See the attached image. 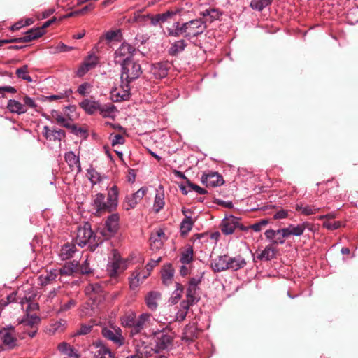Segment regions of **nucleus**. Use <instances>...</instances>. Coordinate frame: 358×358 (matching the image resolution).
<instances>
[{
    "label": "nucleus",
    "instance_id": "nucleus-1",
    "mask_svg": "<svg viewBox=\"0 0 358 358\" xmlns=\"http://www.w3.org/2000/svg\"><path fill=\"white\" fill-rule=\"evenodd\" d=\"M150 333L155 338V348L142 343L141 345H136V352L138 358L152 357L161 350L168 349L172 344L173 336L171 331L167 327H163L162 329L157 328H151Z\"/></svg>",
    "mask_w": 358,
    "mask_h": 358
},
{
    "label": "nucleus",
    "instance_id": "nucleus-2",
    "mask_svg": "<svg viewBox=\"0 0 358 358\" xmlns=\"http://www.w3.org/2000/svg\"><path fill=\"white\" fill-rule=\"evenodd\" d=\"M313 224L308 222H303L297 224H290L287 227L273 230L268 229L264 233L266 238L272 240L274 244H283L285 240L291 236H301L306 229L312 230Z\"/></svg>",
    "mask_w": 358,
    "mask_h": 358
},
{
    "label": "nucleus",
    "instance_id": "nucleus-3",
    "mask_svg": "<svg viewBox=\"0 0 358 358\" xmlns=\"http://www.w3.org/2000/svg\"><path fill=\"white\" fill-rule=\"evenodd\" d=\"M75 242L80 247L88 245V247L92 251L94 250L99 244V241H96V236L91 229V225L88 222L85 223L83 226L78 228Z\"/></svg>",
    "mask_w": 358,
    "mask_h": 358
},
{
    "label": "nucleus",
    "instance_id": "nucleus-4",
    "mask_svg": "<svg viewBox=\"0 0 358 358\" xmlns=\"http://www.w3.org/2000/svg\"><path fill=\"white\" fill-rule=\"evenodd\" d=\"M142 73L141 66L139 63L133 59L121 64V81L131 83Z\"/></svg>",
    "mask_w": 358,
    "mask_h": 358
},
{
    "label": "nucleus",
    "instance_id": "nucleus-5",
    "mask_svg": "<svg viewBox=\"0 0 358 358\" xmlns=\"http://www.w3.org/2000/svg\"><path fill=\"white\" fill-rule=\"evenodd\" d=\"M129 266V260L122 258L120 255L114 252L113 258L107 265V271L110 277H117L122 273Z\"/></svg>",
    "mask_w": 358,
    "mask_h": 358
},
{
    "label": "nucleus",
    "instance_id": "nucleus-6",
    "mask_svg": "<svg viewBox=\"0 0 358 358\" xmlns=\"http://www.w3.org/2000/svg\"><path fill=\"white\" fill-rule=\"evenodd\" d=\"M205 22L202 19H194L181 25L180 30L184 31L185 37H195L202 34L206 29Z\"/></svg>",
    "mask_w": 358,
    "mask_h": 358
},
{
    "label": "nucleus",
    "instance_id": "nucleus-7",
    "mask_svg": "<svg viewBox=\"0 0 358 358\" xmlns=\"http://www.w3.org/2000/svg\"><path fill=\"white\" fill-rule=\"evenodd\" d=\"M136 52V48L127 43H122L114 52V62L122 64L132 59Z\"/></svg>",
    "mask_w": 358,
    "mask_h": 358
},
{
    "label": "nucleus",
    "instance_id": "nucleus-8",
    "mask_svg": "<svg viewBox=\"0 0 358 358\" xmlns=\"http://www.w3.org/2000/svg\"><path fill=\"white\" fill-rule=\"evenodd\" d=\"M101 333L106 338L111 341L117 346H121L124 343L125 338L122 334L121 329L117 326L105 327L102 329Z\"/></svg>",
    "mask_w": 358,
    "mask_h": 358
},
{
    "label": "nucleus",
    "instance_id": "nucleus-9",
    "mask_svg": "<svg viewBox=\"0 0 358 358\" xmlns=\"http://www.w3.org/2000/svg\"><path fill=\"white\" fill-rule=\"evenodd\" d=\"M99 62V57L94 53H90L78 66L76 75L82 77L90 70L96 68Z\"/></svg>",
    "mask_w": 358,
    "mask_h": 358
},
{
    "label": "nucleus",
    "instance_id": "nucleus-10",
    "mask_svg": "<svg viewBox=\"0 0 358 358\" xmlns=\"http://www.w3.org/2000/svg\"><path fill=\"white\" fill-rule=\"evenodd\" d=\"M0 337L3 343L8 348L13 349L17 345L15 330L13 327H4L0 330Z\"/></svg>",
    "mask_w": 358,
    "mask_h": 358
},
{
    "label": "nucleus",
    "instance_id": "nucleus-11",
    "mask_svg": "<svg viewBox=\"0 0 358 358\" xmlns=\"http://www.w3.org/2000/svg\"><path fill=\"white\" fill-rule=\"evenodd\" d=\"M239 219L233 215H229L224 218L220 225L222 232L225 235H229L234 232L235 229L241 227Z\"/></svg>",
    "mask_w": 358,
    "mask_h": 358
},
{
    "label": "nucleus",
    "instance_id": "nucleus-12",
    "mask_svg": "<svg viewBox=\"0 0 358 358\" xmlns=\"http://www.w3.org/2000/svg\"><path fill=\"white\" fill-rule=\"evenodd\" d=\"M40 319L36 315H27V318L22 322V327L23 328V334H28L33 338L38 331V323Z\"/></svg>",
    "mask_w": 358,
    "mask_h": 358
},
{
    "label": "nucleus",
    "instance_id": "nucleus-13",
    "mask_svg": "<svg viewBox=\"0 0 358 358\" xmlns=\"http://www.w3.org/2000/svg\"><path fill=\"white\" fill-rule=\"evenodd\" d=\"M201 182L208 187H215L223 185L224 179L217 172L209 171L203 174Z\"/></svg>",
    "mask_w": 358,
    "mask_h": 358
},
{
    "label": "nucleus",
    "instance_id": "nucleus-14",
    "mask_svg": "<svg viewBox=\"0 0 358 358\" xmlns=\"http://www.w3.org/2000/svg\"><path fill=\"white\" fill-rule=\"evenodd\" d=\"M151 322V314L148 313L141 314L136 318L134 329H131V334L134 336L139 334L145 328L150 326Z\"/></svg>",
    "mask_w": 358,
    "mask_h": 358
},
{
    "label": "nucleus",
    "instance_id": "nucleus-15",
    "mask_svg": "<svg viewBox=\"0 0 358 358\" xmlns=\"http://www.w3.org/2000/svg\"><path fill=\"white\" fill-rule=\"evenodd\" d=\"M148 277V271H141V268L134 270L129 278L130 289H136Z\"/></svg>",
    "mask_w": 358,
    "mask_h": 358
},
{
    "label": "nucleus",
    "instance_id": "nucleus-16",
    "mask_svg": "<svg viewBox=\"0 0 358 358\" xmlns=\"http://www.w3.org/2000/svg\"><path fill=\"white\" fill-rule=\"evenodd\" d=\"M148 189L141 187L135 193L127 196L125 199L124 208L127 210L134 208L145 196Z\"/></svg>",
    "mask_w": 358,
    "mask_h": 358
},
{
    "label": "nucleus",
    "instance_id": "nucleus-17",
    "mask_svg": "<svg viewBox=\"0 0 358 358\" xmlns=\"http://www.w3.org/2000/svg\"><path fill=\"white\" fill-rule=\"evenodd\" d=\"M166 240V236L162 229H157L152 232L150 238V249L152 251H157L162 248L164 241Z\"/></svg>",
    "mask_w": 358,
    "mask_h": 358
},
{
    "label": "nucleus",
    "instance_id": "nucleus-18",
    "mask_svg": "<svg viewBox=\"0 0 358 358\" xmlns=\"http://www.w3.org/2000/svg\"><path fill=\"white\" fill-rule=\"evenodd\" d=\"M228 255H220L212 260L210 268L214 272H222L228 270Z\"/></svg>",
    "mask_w": 358,
    "mask_h": 358
},
{
    "label": "nucleus",
    "instance_id": "nucleus-19",
    "mask_svg": "<svg viewBox=\"0 0 358 358\" xmlns=\"http://www.w3.org/2000/svg\"><path fill=\"white\" fill-rule=\"evenodd\" d=\"M93 206L99 213L112 211L108 203L105 201V195L102 193L95 195L93 199Z\"/></svg>",
    "mask_w": 358,
    "mask_h": 358
},
{
    "label": "nucleus",
    "instance_id": "nucleus-20",
    "mask_svg": "<svg viewBox=\"0 0 358 358\" xmlns=\"http://www.w3.org/2000/svg\"><path fill=\"white\" fill-rule=\"evenodd\" d=\"M45 33V31L43 30V28H36L32 29L28 31L23 37L18 38H13V42H19V43H27L30 42L34 39H36L41 36H43Z\"/></svg>",
    "mask_w": 358,
    "mask_h": 358
},
{
    "label": "nucleus",
    "instance_id": "nucleus-21",
    "mask_svg": "<svg viewBox=\"0 0 358 358\" xmlns=\"http://www.w3.org/2000/svg\"><path fill=\"white\" fill-rule=\"evenodd\" d=\"M130 83L124 81V83L122 82L120 87L115 89L113 91V96H116V101L122 100H127L130 96Z\"/></svg>",
    "mask_w": 358,
    "mask_h": 358
},
{
    "label": "nucleus",
    "instance_id": "nucleus-22",
    "mask_svg": "<svg viewBox=\"0 0 358 358\" xmlns=\"http://www.w3.org/2000/svg\"><path fill=\"white\" fill-rule=\"evenodd\" d=\"M43 135L48 141H60L65 136V132L62 129H50L48 126H44L43 129Z\"/></svg>",
    "mask_w": 358,
    "mask_h": 358
},
{
    "label": "nucleus",
    "instance_id": "nucleus-23",
    "mask_svg": "<svg viewBox=\"0 0 358 358\" xmlns=\"http://www.w3.org/2000/svg\"><path fill=\"white\" fill-rule=\"evenodd\" d=\"M160 299L161 294L159 292L151 291L148 292L145 298L147 307L152 311L156 310Z\"/></svg>",
    "mask_w": 358,
    "mask_h": 358
},
{
    "label": "nucleus",
    "instance_id": "nucleus-24",
    "mask_svg": "<svg viewBox=\"0 0 358 358\" xmlns=\"http://www.w3.org/2000/svg\"><path fill=\"white\" fill-rule=\"evenodd\" d=\"M57 350L59 351L61 355L67 356L69 358H78L80 356L77 350L66 342H62L58 344Z\"/></svg>",
    "mask_w": 358,
    "mask_h": 358
},
{
    "label": "nucleus",
    "instance_id": "nucleus-25",
    "mask_svg": "<svg viewBox=\"0 0 358 358\" xmlns=\"http://www.w3.org/2000/svg\"><path fill=\"white\" fill-rule=\"evenodd\" d=\"M94 358H111L112 353L110 349L101 342L94 344Z\"/></svg>",
    "mask_w": 358,
    "mask_h": 358
},
{
    "label": "nucleus",
    "instance_id": "nucleus-26",
    "mask_svg": "<svg viewBox=\"0 0 358 358\" xmlns=\"http://www.w3.org/2000/svg\"><path fill=\"white\" fill-rule=\"evenodd\" d=\"M200 299L199 288L188 286L186 291V299L183 301L192 306L196 303Z\"/></svg>",
    "mask_w": 358,
    "mask_h": 358
},
{
    "label": "nucleus",
    "instance_id": "nucleus-27",
    "mask_svg": "<svg viewBox=\"0 0 358 358\" xmlns=\"http://www.w3.org/2000/svg\"><path fill=\"white\" fill-rule=\"evenodd\" d=\"M65 160L72 171L76 170L77 173L81 171L79 157L73 152L70 151L65 154Z\"/></svg>",
    "mask_w": 358,
    "mask_h": 358
},
{
    "label": "nucleus",
    "instance_id": "nucleus-28",
    "mask_svg": "<svg viewBox=\"0 0 358 358\" xmlns=\"http://www.w3.org/2000/svg\"><path fill=\"white\" fill-rule=\"evenodd\" d=\"M228 270L238 271L243 268L246 265V261L241 255L233 257L228 256Z\"/></svg>",
    "mask_w": 358,
    "mask_h": 358
},
{
    "label": "nucleus",
    "instance_id": "nucleus-29",
    "mask_svg": "<svg viewBox=\"0 0 358 358\" xmlns=\"http://www.w3.org/2000/svg\"><path fill=\"white\" fill-rule=\"evenodd\" d=\"M7 108L10 113L17 115L24 114L27 111L25 105H23L22 103L15 99H10L8 101Z\"/></svg>",
    "mask_w": 358,
    "mask_h": 358
},
{
    "label": "nucleus",
    "instance_id": "nucleus-30",
    "mask_svg": "<svg viewBox=\"0 0 358 358\" xmlns=\"http://www.w3.org/2000/svg\"><path fill=\"white\" fill-rule=\"evenodd\" d=\"M118 188L116 185H113L108 192L107 203L112 211L116 208L118 204Z\"/></svg>",
    "mask_w": 358,
    "mask_h": 358
},
{
    "label": "nucleus",
    "instance_id": "nucleus-31",
    "mask_svg": "<svg viewBox=\"0 0 358 358\" xmlns=\"http://www.w3.org/2000/svg\"><path fill=\"white\" fill-rule=\"evenodd\" d=\"M164 193L162 186H159L156 189V194L155 196V201L153 204V208L155 212L158 213L164 206Z\"/></svg>",
    "mask_w": 358,
    "mask_h": 358
},
{
    "label": "nucleus",
    "instance_id": "nucleus-32",
    "mask_svg": "<svg viewBox=\"0 0 358 358\" xmlns=\"http://www.w3.org/2000/svg\"><path fill=\"white\" fill-rule=\"evenodd\" d=\"M151 73L156 78H164L168 73L167 64L159 62L153 64L151 69Z\"/></svg>",
    "mask_w": 358,
    "mask_h": 358
},
{
    "label": "nucleus",
    "instance_id": "nucleus-33",
    "mask_svg": "<svg viewBox=\"0 0 358 358\" xmlns=\"http://www.w3.org/2000/svg\"><path fill=\"white\" fill-rule=\"evenodd\" d=\"M136 314L134 310L126 312L120 318L121 324L124 327L134 329L136 320Z\"/></svg>",
    "mask_w": 358,
    "mask_h": 358
},
{
    "label": "nucleus",
    "instance_id": "nucleus-34",
    "mask_svg": "<svg viewBox=\"0 0 358 358\" xmlns=\"http://www.w3.org/2000/svg\"><path fill=\"white\" fill-rule=\"evenodd\" d=\"M174 269L171 264L164 266L162 270V279L164 285H170L173 280Z\"/></svg>",
    "mask_w": 358,
    "mask_h": 358
},
{
    "label": "nucleus",
    "instance_id": "nucleus-35",
    "mask_svg": "<svg viewBox=\"0 0 358 358\" xmlns=\"http://www.w3.org/2000/svg\"><path fill=\"white\" fill-rule=\"evenodd\" d=\"M78 271V262L76 261L69 262L61 268L58 272L62 275H71L73 273Z\"/></svg>",
    "mask_w": 358,
    "mask_h": 358
},
{
    "label": "nucleus",
    "instance_id": "nucleus-36",
    "mask_svg": "<svg viewBox=\"0 0 358 358\" xmlns=\"http://www.w3.org/2000/svg\"><path fill=\"white\" fill-rule=\"evenodd\" d=\"M76 251V245L68 243L62 246L59 255L63 260L69 259L73 257Z\"/></svg>",
    "mask_w": 358,
    "mask_h": 358
},
{
    "label": "nucleus",
    "instance_id": "nucleus-37",
    "mask_svg": "<svg viewBox=\"0 0 358 358\" xmlns=\"http://www.w3.org/2000/svg\"><path fill=\"white\" fill-rule=\"evenodd\" d=\"M105 225L109 232H116L119 225V215L117 214L110 215L106 220Z\"/></svg>",
    "mask_w": 358,
    "mask_h": 358
},
{
    "label": "nucleus",
    "instance_id": "nucleus-38",
    "mask_svg": "<svg viewBox=\"0 0 358 358\" xmlns=\"http://www.w3.org/2000/svg\"><path fill=\"white\" fill-rule=\"evenodd\" d=\"M275 253L276 249L272 245H269L257 255V258L260 260L268 261L275 257Z\"/></svg>",
    "mask_w": 358,
    "mask_h": 358
},
{
    "label": "nucleus",
    "instance_id": "nucleus-39",
    "mask_svg": "<svg viewBox=\"0 0 358 358\" xmlns=\"http://www.w3.org/2000/svg\"><path fill=\"white\" fill-rule=\"evenodd\" d=\"M80 106L83 108L88 114H94L95 112L99 110V103L97 101H90L88 99L84 100L80 103Z\"/></svg>",
    "mask_w": 358,
    "mask_h": 358
},
{
    "label": "nucleus",
    "instance_id": "nucleus-40",
    "mask_svg": "<svg viewBox=\"0 0 358 358\" xmlns=\"http://www.w3.org/2000/svg\"><path fill=\"white\" fill-rule=\"evenodd\" d=\"M87 177L93 185L101 182L103 179L106 178L105 176L101 175L93 168L87 169Z\"/></svg>",
    "mask_w": 358,
    "mask_h": 358
},
{
    "label": "nucleus",
    "instance_id": "nucleus-41",
    "mask_svg": "<svg viewBox=\"0 0 358 358\" xmlns=\"http://www.w3.org/2000/svg\"><path fill=\"white\" fill-rule=\"evenodd\" d=\"M51 116L52 117L57 121V122L66 128H70L71 127V123L70 121L66 118L63 115L55 110H53L51 111Z\"/></svg>",
    "mask_w": 358,
    "mask_h": 358
},
{
    "label": "nucleus",
    "instance_id": "nucleus-42",
    "mask_svg": "<svg viewBox=\"0 0 358 358\" xmlns=\"http://www.w3.org/2000/svg\"><path fill=\"white\" fill-rule=\"evenodd\" d=\"M99 111L103 117H110L115 115L116 108L112 103H108L103 106L99 104Z\"/></svg>",
    "mask_w": 358,
    "mask_h": 358
},
{
    "label": "nucleus",
    "instance_id": "nucleus-43",
    "mask_svg": "<svg viewBox=\"0 0 358 358\" xmlns=\"http://www.w3.org/2000/svg\"><path fill=\"white\" fill-rule=\"evenodd\" d=\"M67 326V322L65 320H59L51 324L49 329L50 333L55 334L57 333H62L64 331Z\"/></svg>",
    "mask_w": 358,
    "mask_h": 358
},
{
    "label": "nucleus",
    "instance_id": "nucleus-44",
    "mask_svg": "<svg viewBox=\"0 0 358 358\" xmlns=\"http://www.w3.org/2000/svg\"><path fill=\"white\" fill-rule=\"evenodd\" d=\"M59 275L57 270H51L48 272L45 275H41L39 277L41 284L42 285H46L55 280Z\"/></svg>",
    "mask_w": 358,
    "mask_h": 358
},
{
    "label": "nucleus",
    "instance_id": "nucleus-45",
    "mask_svg": "<svg viewBox=\"0 0 358 358\" xmlns=\"http://www.w3.org/2000/svg\"><path fill=\"white\" fill-rule=\"evenodd\" d=\"M186 46L187 43L184 40L177 41L172 43L171 46L169 50V53L170 55L172 56L176 55L179 52H182Z\"/></svg>",
    "mask_w": 358,
    "mask_h": 358
},
{
    "label": "nucleus",
    "instance_id": "nucleus-46",
    "mask_svg": "<svg viewBox=\"0 0 358 358\" xmlns=\"http://www.w3.org/2000/svg\"><path fill=\"white\" fill-rule=\"evenodd\" d=\"M296 210L300 211L304 215H314L319 211V208L314 206H303L302 204H297Z\"/></svg>",
    "mask_w": 358,
    "mask_h": 358
},
{
    "label": "nucleus",
    "instance_id": "nucleus-47",
    "mask_svg": "<svg viewBox=\"0 0 358 358\" xmlns=\"http://www.w3.org/2000/svg\"><path fill=\"white\" fill-rule=\"evenodd\" d=\"M194 252L191 247L187 248L182 252L180 261L182 264H189L193 261Z\"/></svg>",
    "mask_w": 358,
    "mask_h": 358
},
{
    "label": "nucleus",
    "instance_id": "nucleus-48",
    "mask_svg": "<svg viewBox=\"0 0 358 358\" xmlns=\"http://www.w3.org/2000/svg\"><path fill=\"white\" fill-rule=\"evenodd\" d=\"M190 306L187 303L182 301L180 304V309L176 314V320L179 322L183 321L187 316Z\"/></svg>",
    "mask_w": 358,
    "mask_h": 358
},
{
    "label": "nucleus",
    "instance_id": "nucleus-49",
    "mask_svg": "<svg viewBox=\"0 0 358 358\" xmlns=\"http://www.w3.org/2000/svg\"><path fill=\"white\" fill-rule=\"evenodd\" d=\"M272 3V0H252L250 6L255 10L262 11Z\"/></svg>",
    "mask_w": 358,
    "mask_h": 358
},
{
    "label": "nucleus",
    "instance_id": "nucleus-50",
    "mask_svg": "<svg viewBox=\"0 0 358 358\" xmlns=\"http://www.w3.org/2000/svg\"><path fill=\"white\" fill-rule=\"evenodd\" d=\"M203 16H209L210 19V22L219 20L220 17L222 15V13L220 12L218 9L212 8L209 10H206L202 13Z\"/></svg>",
    "mask_w": 358,
    "mask_h": 358
},
{
    "label": "nucleus",
    "instance_id": "nucleus-51",
    "mask_svg": "<svg viewBox=\"0 0 358 358\" xmlns=\"http://www.w3.org/2000/svg\"><path fill=\"white\" fill-rule=\"evenodd\" d=\"M193 222L190 217H186L180 224L181 233L185 234H187L192 228Z\"/></svg>",
    "mask_w": 358,
    "mask_h": 358
},
{
    "label": "nucleus",
    "instance_id": "nucleus-52",
    "mask_svg": "<svg viewBox=\"0 0 358 358\" xmlns=\"http://www.w3.org/2000/svg\"><path fill=\"white\" fill-rule=\"evenodd\" d=\"M16 75L18 78H22L27 82H31L32 79L28 73L27 66H23L16 70Z\"/></svg>",
    "mask_w": 358,
    "mask_h": 358
},
{
    "label": "nucleus",
    "instance_id": "nucleus-53",
    "mask_svg": "<svg viewBox=\"0 0 358 358\" xmlns=\"http://www.w3.org/2000/svg\"><path fill=\"white\" fill-rule=\"evenodd\" d=\"M71 90H66L64 92H60L56 95L48 96L45 97V99L49 101L66 99L69 97V96L71 94Z\"/></svg>",
    "mask_w": 358,
    "mask_h": 358
},
{
    "label": "nucleus",
    "instance_id": "nucleus-54",
    "mask_svg": "<svg viewBox=\"0 0 358 358\" xmlns=\"http://www.w3.org/2000/svg\"><path fill=\"white\" fill-rule=\"evenodd\" d=\"M203 275H204V272L202 271V272H200L196 275L191 278L189 279L188 286L192 287H196V288H199V285L201 282L203 278Z\"/></svg>",
    "mask_w": 358,
    "mask_h": 358
},
{
    "label": "nucleus",
    "instance_id": "nucleus-55",
    "mask_svg": "<svg viewBox=\"0 0 358 358\" xmlns=\"http://www.w3.org/2000/svg\"><path fill=\"white\" fill-rule=\"evenodd\" d=\"M182 292H183L182 285L179 283H176V289L173 292V294L171 296V302L174 303H177V301L181 298Z\"/></svg>",
    "mask_w": 358,
    "mask_h": 358
},
{
    "label": "nucleus",
    "instance_id": "nucleus-56",
    "mask_svg": "<svg viewBox=\"0 0 358 358\" xmlns=\"http://www.w3.org/2000/svg\"><path fill=\"white\" fill-rule=\"evenodd\" d=\"M173 27H175V29H167L169 36L178 37L180 35L184 34V31L182 30H180L181 25L180 24L179 22H175L173 24Z\"/></svg>",
    "mask_w": 358,
    "mask_h": 358
},
{
    "label": "nucleus",
    "instance_id": "nucleus-57",
    "mask_svg": "<svg viewBox=\"0 0 358 358\" xmlns=\"http://www.w3.org/2000/svg\"><path fill=\"white\" fill-rule=\"evenodd\" d=\"M120 34V32L118 30H110L106 33L105 37L107 41H113L118 40Z\"/></svg>",
    "mask_w": 358,
    "mask_h": 358
},
{
    "label": "nucleus",
    "instance_id": "nucleus-58",
    "mask_svg": "<svg viewBox=\"0 0 358 358\" xmlns=\"http://www.w3.org/2000/svg\"><path fill=\"white\" fill-rule=\"evenodd\" d=\"M110 140L113 146L116 145H122L124 143V138L121 134L111 135Z\"/></svg>",
    "mask_w": 358,
    "mask_h": 358
},
{
    "label": "nucleus",
    "instance_id": "nucleus-59",
    "mask_svg": "<svg viewBox=\"0 0 358 358\" xmlns=\"http://www.w3.org/2000/svg\"><path fill=\"white\" fill-rule=\"evenodd\" d=\"M92 85L89 83H83L78 86L77 92L81 95H85L90 92Z\"/></svg>",
    "mask_w": 358,
    "mask_h": 358
},
{
    "label": "nucleus",
    "instance_id": "nucleus-60",
    "mask_svg": "<svg viewBox=\"0 0 358 358\" xmlns=\"http://www.w3.org/2000/svg\"><path fill=\"white\" fill-rule=\"evenodd\" d=\"M78 271L83 274H87L91 272L90 262L87 259L80 266L78 265Z\"/></svg>",
    "mask_w": 358,
    "mask_h": 358
},
{
    "label": "nucleus",
    "instance_id": "nucleus-61",
    "mask_svg": "<svg viewBox=\"0 0 358 358\" xmlns=\"http://www.w3.org/2000/svg\"><path fill=\"white\" fill-rule=\"evenodd\" d=\"M178 14V11L168 10L164 13L160 14L161 21L163 22H166L168 20L171 19L173 17Z\"/></svg>",
    "mask_w": 358,
    "mask_h": 358
},
{
    "label": "nucleus",
    "instance_id": "nucleus-62",
    "mask_svg": "<svg viewBox=\"0 0 358 358\" xmlns=\"http://www.w3.org/2000/svg\"><path fill=\"white\" fill-rule=\"evenodd\" d=\"M17 90L12 86H2L0 87V98L4 97L6 93H16Z\"/></svg>",
    "mask_w": 358,
    "mask_h": 358
},
{
    "label": "nucleus",
    "instance_id": "nucleus-63",
    "mask_svg": "<svg viewBox=\"0 0 358 358\" xmlns=\"http://www.w3.org/2000/svg\"><path fill=\"white\" fill-rule=\"evenodd\" d=\"M341 222L339 221H336V222H331L329 221H326L323 223V227L328 229H330V230L337 229L339 227H341Z\"/></svg>",
    "mask_w": 358,
    "mask_h": 358
},
{
    "label": "nucleus",
    "instance_id": "nucleus-64",
    "mask_svg": "<svg viewBox=\"0 0 358 358\" xmlns=\"http://www.w3.org/2000/svg\"><path fill=\"white\" fill-rule=\"evenodd\" d=\"M92 326L90 324H82L80 328L76 331L75 336L77 335H85L90 333L92 330Z\"/></svg>",
    "mask_w": 358,
    "mask_h": 358
}]
</instances>
